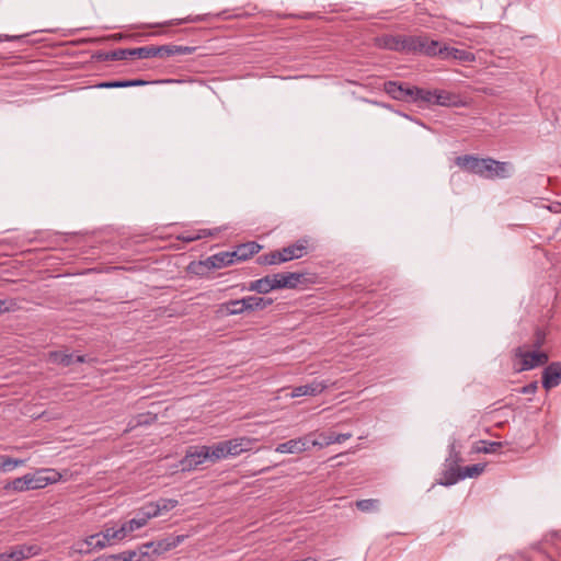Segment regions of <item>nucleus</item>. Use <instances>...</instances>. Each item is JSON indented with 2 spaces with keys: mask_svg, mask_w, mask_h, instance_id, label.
I'll list each match as a JSON object with an SVG mask.
<instances>
[{
  "mask_svg": "<svg viewBox=\"0 0 561 561\" xmlns=\"http://www.w3.org/2000/svg\"><path fill=\"white\" fill-rule=\"evenodd\" d=\"M535 389H536V385H530V386L524 387L523 392L530 393V392L535 391Z\"/></svg>",
  "mask_w": 561,
  "mask_h": 561,
  "instance_id": "49",
  "label": "nucleus"
},
{
  "mask_svg": "<svg viewBox=\"0 0 561 561\" xmlns=\"http://www.w3.org/2000/svg\"><path fill=\"white\" fill-rule=\"evenodd\" d=\"M409 50L421 51L427 56L442 57V45L439 42L430 39L426 36H411L409 37Z\"/></svg>",
  "mask_w": 561,
  "mask_h": 561,
  "instance_id": "8",
  "label": "nucleus"
},
{
  "mask_svg": "<svg viewBox=\"0 0 561 561\" xmlns=\"http://www.w3.org/2000/svg\"><path fill=\"white\" fill-rule=\"evenodd\" d=\"M511 164L491 158H481L477 175L485 179H505L508 176Z\"/></svg>",
  "mask_w": 561,
  "mask_h": 561,
  "instance_id": "7",
  "label": "nucleus"
},
{
  "mask_svg": "<svg viewBox=\"0 0 561 561\" xmlns=\"http://www.w3.org/2000/svg\"><path fill=\"white\" fill-rule=\"evenodd\" d=\"M273 300L271 298H263V297H244L242 298V304L245 306L247 310H257V309H264L272 305Z\"/></svg>",
  "mask_w": 561,
  "mask_h": 561,
  "instance_id": "20",
  "label": "nucleus"
},
{
  "mask_svg": "<svg viewBox=\"0 0 561 561\" xmlns=\"http://www.w3.org/2000/svg\"><path fill=\"white\" fill-rule=\"evenodd\" d=\"M415 92L417 93L416 101H424V102L434 104L435 90L428 91V90L419 89V91H415Z\"/></svg>",
  "mask_w": 561,
  "mask_h": 561,
  "instance_id": "38",
  "label": "nucleus"
},
{
  "mask_svg": "<svg viewBox=\"0 0 561 561\" xmlns=\"http://www.w3.org/2000/svg\"><path fill=\"white\" fill-rule=\"evenodd\" d=\"M184 539H185L184 535H178V536L164 538L161 541L163 542V546L169 551L171 549L176 548L180 543H182L184 541Z\"/></svg>",
  "mask_w": 561,
  "mask_h": 561,
  "instance_id": "36",
  "label": "nucleus"
},
{
  "mask_svg": "<svg viewBox=\"0 0 561 561\" xmlns=\"http://www.w3.org/2000/svg\"><path fill=\"white\" fill-rule=\"evenodd\" d=\"M129 57H134L131 49H117L111 54V59L113 60H124Z\"/></svg>",
  "mask_w": 561,
  "mask_h": 561,
  "instance_id": "41",
  "label": "nucleus"
},
{
  "mask_svg": "<svg viewBox=\"0 0 561 561\" xmlns=\"http://www.w3.org/2000/svg\"><path fill=\"white\" fill-rule=\"evenodd\" d=\"M1 41H2V39L0 38V42H1Z\"/></svg>",
  "mask_w": 561,
  "mask_h": 561,
  "instance_id": "50",
  "label": "nucleus"
},
{
  "mask_svg": "<svg viewBox=\"0 0 561 561\" xmlns=\"http://www.w3.org/2000/svg\"><path fill=\"white\" fill-rule=\"evenodd\" d=\"M219 311L226 316L240 314L245 311V306L242 304V299L230 300L228 302L221 304Z\"/></svg>",
  "mask_w": 561,
  "mask_h": 561,
  "instance_id": "21",
  "label": "nucleus"
},
{
  "mask_svg": "<svg viewBox=\"0 0 561 561\" xmlns=\"http://www.w3.org/2000/svg\"><path fill=\"white\" fill-rule=\"evenodd\" d=\"M302 274L299 273H276L266 275L260 279L253 280L249 285V290L259 294H267L274 289L295 288L301 280Z\"/></svg>",
  "mask_w": 561,
  "mask_h": 561,
  "instance_id": "2",
  "label": "nucleus"
},
{
  "mask_svg": "<svg viewBox=\"0 0 561 561\" xmlns=\"http://www.w3.org/2000/svg\"><path fill=\"white\" fill-rule=\"evenodd\" d=\"M208 236H213V232L210 230L203 229V230H199L198 233H191V232L183 233L181 236V239L185 242H192V241H195V240H198L202 238H206Z\"/></svg>",
  "mask_w": 561,
  "mask_h": 561,
  "instance_id": "35",
  "label": "nucleus"
},
{
  "mask_svg": "<svg viewBox=\"0 0 561 561\" xmlns=\"http://www.w3.org/2000/svg\"><path fill=\"white\" fill-rule=\"evenodd\" d=\"M442 57L445 60L454 59L460 62H472L476 60L474 55L471 51L458 49L444 45L442 48Z\"/></svg>",
  "mask_w": 561,
  "mask_h": 561,
  "instance_id": "15",
  "label": "nucleus"
},
{
  "mask_svg": "<svg viewBox=\"0 0 561 561\" xmlns=\"http://www.w3.org/2000/svg\"><path fill=\"white\" fill-rule=\"evenodd\" d=\"M159 504V514L161 515L163 512H169L179 505V501L174 499H160L156 501Z\"/></svg>",
  "mask_w": 561,
  "mask_h": 561,
  "instance_id": "33",
  "label": "nucleus"
},
{
  "mask_svg": "<svg viewBox=\"0 0 561 561\" xmlns=\"http://www.w3.org/2000/svg\"><path fill=\"white\" fill-rule=\"evenodd\" d=\"M561 382V363H552L542 373V386L549 390Z\"/></svg>",
  "mask_w": 561,
  "mask_h": 561,
  "instance_id": "14",
  "label": "nucleus"
},
{
  "mask_svg": "<svg viewBox=\"0 0 561 561\" xmlns=\"http://www.w3.org/2000/svg\"><path fill=\"white\" fill-rule=\"evenodd\" d=\"M125 83V88H128V87H138V85H144L146 84L145 81L142 80H125L124 81Z\"/></svg>",
  "mask_w": 561,
  "mask_h": 561,
  "instance_id": "45",
  "label": "nucleus"
},
{
  "mask_svg": "<svg viewBox=\"0 0 561 561\" xmlns=\"http://www.w3.org/2000/svg\"><path fill=\"white\" fill-rule=\"evenodd\" d=\"M409 37L401 38V37H394L389 36L383 39V46L388 49L392 50H401V49H408L409 50Z\"/></svg>",
  "mask_w": 561,
  "mask_h": 561,
  "instance_id": "23",
  "label": "nucleus"
},
{
  "mask_svg": "<svg viewBox=\"0 0 561 561\" xmlns=\"http://www.w3.org/2000/svg\"><path fill=\"white\" fill-rule=\"evenodd\" d=\"M106 561H140V557L137 551L127 550L117 554L107 556Z\"/></svg>",
  "mask_w": 561,
  "mask_h": 561,
  "instance_id": "28",
  "label": "nucleus"
},
{
  "mask_svg": "<svg viewBox=\"0 0 561 561\" xmlns=\"http://www.w3.org/2000/svg\"><path fill=\"white\" fill-rule=\"evenodd\" d=\"M481 444L483 446L479 448V451H483L485 454L495 453L502 446V443H500V442H484L483 440V442H481Z\"/></svg>",
  "mask_w": 561,
  "mask_h": 561,
  "instance_id": "39",
  "label": "nucleus"
},
{
  "mask_svg": "<svg viewBox=\"0 0 561 561\" xmlns=\"http://www.w3.org/2000/svg\"><path fill=\"white\" fill-rule=\"evenodd\" d=\"M131 54L134 55V57H138L141 59L160 57L159 46H144L138 48H131Z\"/></svg>",
  "mask_w": 561,
  "mask_h": 561,
  "instance_id": "24",
  "label": "nucleus"
},
{
  "mask_svg": "<svg viewBox=\"0 0 561 561\" xmlns=\"http://www.w3.org/2000/svg\"><path fill=\"white\" fill-rule=\"evenodd\" d=\"M62 476L51 468L38 469L34 473H26L7 483V491L25 492L30 490L43 489L49 484L61 480Z\"/></svg>",
  "mask_w": 561,
  "mask_h": 561,
  "instance_id": "1",
  "label": "nucleus"
},
{
  "mask_svg": "<svg viewBox=\"0 0 561 561\" xmlns=\"http://www.w3.org/2000/svg\"><path fill=\"white\" fill-rule=\"evenodd\" d=\"M133 519L136 520L139 528L145 527L148 524V522L150 520L149 518H147V516H145V513L141 512L140 508L138 510V512L136 513V516Z\"/></svg>",
  "mask_w": 561,
  "mask_h": 561,
  "instance_id": "42",
  "label": "nucleus"
},
{
  "mask_svg": "<svg viewBox=\"0 0 561 561\" xmlns=\"http://www.w3.org/2000/svg\"><path fill=\"white\" fill-rule=\"evenodd\" d=\"M140 510L149 519L160 516L159 504H157L156 502H149L145 504L142 507H140Z\"/></svg>",
  "mask_w": 561,
  "mask_h": 561,
  "instance_id": "34",
  "label": "nucleus"
},
{
  "mask_svg": "<svg viewBox=\"0 0 561 561\" xmlns=\"http://www.w3.org/2000/svg\"><path fill=\"white\" fill-rule=\"evenodd\" d=\"M481 158L472 154L459 156L455 159V163L466 172L477 174Z\"/></svg>",
  "mask_w": 561,
  "mask_h": 561,
  "instance_id": "16",
  "label": "nucleus"
},
{
  "mask_svg": "<svg viewBox=\"0 0 561 561\" xmlns=\"http://www.w3.org/2000/svg\"><path fill=\"white\" fill-rule=\"evenodd\" d=\"M160 57H170L175 55H191L196 50L193 46L182 45H162L159 46Z\"/></svg>",
  "mask_w": 561,
  "mask_h": 561,
  "instance_id": "17",
  "label": "nucleus"
},
{
  "mask_svg": "<svg viewBox=\"0 0 561 561\" xmlns=\"http://www.w3.org/2000/svg\"><path fill=\"white\" fill-rule=\"evenodd\" d=\"M356 507L362 512L377 511L379 501L375 499L359 500L356 502Z\"/></svg>",
  "mask_w": 561,
  "mask_h": 561,
  "instance_id": "32",
  "label": "nucleus"
},
{
  "mask_svg": "<svg viewBox=\"0 0 561 561\" xmlns=\"http://www.w3.org/2000/svg\"><path fill=\"white\" fill-rule=\"evenodd\" d=\"M0 561H13L9 551L0 553Z\"/></svg>",
  "mask_w": 561,
  "mask_h": 561,
  "instance_id": "48",
  "label": "nucleus"
},
{
  "mask_svg": "<svg viewBox=\"0 0 561 561\" xmlns=\"http://www.w3.org/2000/svg\"><path fill=\"white\" fill-rule=\"evenodd\" d=\"M24 465V460L22 459H13L7 456L0 457V470L1 471H10L19 466Z\"/></svg>",
  "mask_w": 561,
  "mask_h": 561,
  "instance_id": "30",
  "label": "nucleus"
},
{
  "mask_svg": "<svg viewBox=\"0 0 561 561\" xmlns=\"http://www.w3.org/2000/svg\"><path fill=\"white\" fill-rule=\"evenodd\" d=\"M122 540L118 527H105L101 533L89 536L84 541L87 549L80 548V551L88 552L92 549H103Z\"/></svg>",
  "mask_w": 561,
  "mask_h": 561,
  "instance_id": "5",
  "label": "nucleus"
},
{
  "mask_svg": "<svg viewBox=\"0 0 561 561\" xmlns=\"http://www.w3.org/2000/svg\"><path fill=\"white\" fill-rule=\"evenodd\" d=\"M316 433H308L305 436L289 439L285 443L278 444L275 448L276 453L279 454H300L308 450L311 447L312 437Z\"/></svg>",
  "mask_w": 561,
  "mask_h": 561,
  "instance_id": "9",
  "label": "nucleus"
},
{
  "mask_svg": "<svg viewBox=\"0 0 561 561\" xmlns=\"http://www.w3.org/2000/svg\"><path fill=\"white\" fill-rule=\"evenodd\" d=\"M264 262L270 265H276L285 263L282 250L273 251L265 255Z\"/></svg>",
  "mask_w": 561,
  "mask_h": 561,
  "instance_id": "37",
  "label": "nucleus"
},
{
  "mask_svg": "<svg viewBox=\"0 0 561 561\" xmlns=\"http://www.w3.org/2000/svg\"><path fill=\"white\" fill-rule=\"evenodd\" d=\"M434 104L442 106H458L460 105L459 98L450 92L444 90H435Z\"/></svg>",
  "mask_w": 561,
  "mask_h": 561,
  "instance_id": "19",
  "label": "nucleus"
},
{
  "mask_svg": "<svg viewBox=\"0 0 561 561\" xmlns=\"http://www.w3.org/2000/svg\"><path fill=\"white\" fill-rule=\"evenodd\" d=\"M256 442L257 439L252 437H237L222 440L214 444L215 453H213V456L218 460L227 457H236L242 453L252 450Z\"/></svg>",
  "mask_w": 561,
  "mask_h": 561,
  "instance_id": "3",
  "label": "nucleus"
},
{
  "mask_svg": "<svg viewBox=\"0 0 561 561\" xmlns=\"http://www.w3.org/2000/svg\"><path fill=\"white\" fill-rule=\"evenodd\" d=\"M13 307L14 302L12 300L0 299V314L12 311Z\"/></svg>",
  "mask_w": 561,
  "mask_h": 561,
  "instance_id": "43",
  "label": "nucleus"
},
{
  "mask_svg": "<svg viewBox=\"0 0 561 561\" xmlns=\"http://www.w3.org/2000/svg\"><path fill=\"white\" fill-rule=\"evenodd\" d=\"M314 433H316V436L312 437L311 446L318 447V448H323L325 446L336 444V443L341 444L352 437L351 433H345V434H334V433L325 434V433H318V432H314Z\"/></svg>",
  "mask_w": 561,
  "mask_h": 561,
  "instance_id": "11",
  "label": "nucleus"
},
{
  "mask_svg": "<svg viewBox=\"0 0 561 561\" xmlns=\"http://www.w3.org/2000/svg\"><path fill=\"white\" fill-rule=\"evenodd\" d=\"M311 239L309 237H304L297 240L295 243L284 247L282 250L283 257L285 262L301 259L308 254L310 250H312Z\"/></svg>",
  "mask_w": 561,
  "mask_h": 561,
  "instance_id": "10",
  "label": "nucleus"
},
{
  "mask_svg": "<svg viewBox=\"0 0 561 561\" xmlns=\"http://www.w3.org/2000/svg\"><path fill=\"white\" fill-rule=\"evenodd\" d=\"M261 250V245L256 242H248L238 247V253L240 254V260L245 261L252 255L256 254Z\"/></svg>",
  "mask_w": 561,
  "mask_h": 561,
  "instance_id": "25",
  "label": "nucleus"
},
{
  "mask_svg": "<svg viewBox=\"0 0 561 561\" xmlns=\"http://www.w3.org/2000/svg\"><path fill=\"white\" fill-rule=\"evenodd\" d=\"M13 561H22L36 557L41 553L42 548L37 545H18L8 550Z\"/></svg>",
  "mask_w": 561,
  "mask_h": 561,
  "instance_id": "13",
  "label": "nucleus"
},
{
  "mask_svg": "<svg viewBox=\"0 0 561 561\" xmlns=\"http://www.w3.org/2000/svg\"><path fill=\"white\" fill-rule=\"evenodd\" d=\"M100 88L112 89V88H125L124 81H110L99 84Z\"/></svg>",
  "mask_w": 561,
  "mask_h": 561,
  "instance_id": "44",
  "label": "nucleus"
},
{
  "mask_svg": "<svg viewBox=\"0 0 561 561\" xmlns=\"http://www.w3.org/2000/svg\"><path fill=\"white\" fill-rule=\"evenodd\" d=\"M206 266L211 268H222L225 266L231 265V260H229L228 252H220L214 254L205 261Z\"/></svg>",
  "mask_w": 561,
  "mask_h": 561,
  "instance_id": "22",
  "label": "nucleus"
},
{
  "mask_svg": "<svg viewBox=\"0 0 561 561\" xmlns=\"http://www.w3.org/2000/svg\"><path fill=\"white\" fill-rule=\"evenodd\" d=\"M152 548L153 549V553L156 554H162L164 552H167V548L163 546V542L161 540L159 541H151V542H147V543H144L140 548H139V551L138 552V556L140 557V559L145 556H148V549Z\"/></svg>",
  "mask_w": 561,
  "mask_h": 561,
  "instance_id": "27",
  "label": "nucleus"
},
{
  "mask_svg": "<svg viewBox=\"0 0 561 561\" xmlns=\"http://www.w3.org/2000/svg\"><path fill=\"white\" fill-rule=\"evenodd\" d=\"M415 91H419V88H415V87L411 88V87L402 85V96H403L402 101H409V100L416 101L417 93Z\"/></svg>",
  "mask_w": 561,
  "mask_h": 561,
  "instance_id": "40",
  "label": "nucleus"
},
{
  "mask_svg": "<svg viewBox=\"0 0 561 561\" xmlns=\"http://www.w3.org/2000/svg\"><path fill=\"white\" fill-rule=\"evenodd\" d=\"M329 383L324 380H313L308 385L295 387L290 393V398H298L302 396L314 397L322 393Z\"/></svg>",
  "mask_w": 561,
  "mask_h": 561,
  "instance_id": "12",
  "label": "nucleus"
},
{
  "mask_svg": "<svg viewBox=\"0 0 561 561\" xmlns=\"http://www.w3.org/2000/svg\"><path fill=\"white\" fill-rule=\"evenodd\" d=\"M385 91L394 100H403L402 84L396 81H388L383 85Z\"/></svg>",
  "mask_w": 561,
  "mask_h": 561,
  "instance_id": "29",
  "label": "nucleus"
},
{
  "mask_svg": "<svg viewBox=\"0 0 561 561\" xmlns=\"http://www.w3.org/2000/svg\"><path fill=\"white\" fill-rule=\"evenodd\" d=\"M118 528L123 540L130 536L134 531L140 529L136 520L133 518L123 523Z\"/></svg>",
  "mask_w": 561,
  "mask_h": 561,
  "instance_id": "31",
  "label": "nucleus"
},
{
  "mask_svg": "<svg viewBox=\"0 0 561 561\" xmlns=\"http://www.w3.org/2000/svg\"><path fill=\"white\" fill-rule=\"evenodd\" d=\"M228 256H229V260H231V263L233 264L234 262H240V254L238 253V248L232 251V252H228Z\"/></svg>",
  "mask_w": 561,
  "mask_h": 561,
  "instance_id": "46",
  "label": "nucleus"
},
{
  "mask_svg": "<svg viewBox=\"0 0 561 561\" xmlns=\"http://www.w3.org/2000/svg\"><path fill=\"white\" fill-rule=\"evenodd\" d=\"M484 468H485L484 463H474L471 466H466V467L459 469V478L466 479V478L478 477L484 471Z\"/></svg>",
  "mask_w": 561,
  "mask_h": 561,
  "instance_id": "26",
  "label": "nucleus"
},
{
  "mask_svg": "<svg viewBox=\"0 0 561 561\" xmlns=\"http://www.w3.org/2000/svg\"><path fill=\"white\" fill-rule=\"evenodd\" d=\"M49 360L55 364H61L64 366H69L72 363H83L84 357L82 355L73 356L72 354H67L64 352H50L49 353Z\"/></svg>",
  "mask_w": 561,
  "mask_h": 561,
  "instance_id": "18",
  "label": "nucleus"
},
{
  "mask_svg": "<svg viewBox=\"0 0 561 561\" xmlns=\"http://www.w3.org/2000/svg\"><path fill=\"white\" fill-rule=\"evenodd\" d=\"M515 357L519 365L515 366L516 371L530 370L548 362V355L541 351H527L524 347L515 350Z\"/></svg>",
  "mask_w": 561,
  "mask_h": 561,
  "instance_id": "6",
  "label": "nucleus"
},
{
  "mask_svg": "<svg viewBox=\"0 0 561 561\" xmlns=\"http://www.w3.org/2000/svg\"><path fill=\"white\" fill-rule=\"evenodd\" d=\"M213 453H215L214 445L190 447L180 461L181 470L192 471L206 461L217 462L218 459L213 456Z\"/></svg>",
  "mask_w": 561,
  "mask_h": 561,
  "instance_id": "4",
  "label": "nucleus"
},
{
  "mask_svg": "<svg viewBox=\"0 0 561 561\" xmlns=\"http://www.w3.org/2000/svg\"><path fill=\"white\" fill-rule=\"evenodd\" d=\"M543 340H545V335L541 332H538L535 345L537 347H540L543 343Z\"/></svg>",
  "mask_w": 561,
  "mask_h": 561,
  "instance_id": "47",
  "label": "nucleus"
}]
</instances>
